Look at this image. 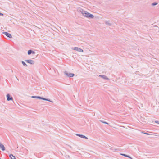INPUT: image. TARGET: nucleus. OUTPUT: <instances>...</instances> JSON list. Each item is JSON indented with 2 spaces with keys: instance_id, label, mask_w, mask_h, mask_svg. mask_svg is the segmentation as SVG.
<instances>
[{
  "instance_id": "obj_1",
  "label": "nucleus",
  "mask_w": 159,
  "mask_h": 159,
  "mask_svg": "<svg viewBox=\"0 0 159 159\" xmlns=\"http://www.w3.org/2000/svg\"><path fill=\"white\" fill-rule=\"evenodd\" d=\"M84 16L87 18H92L94 17V16L93 14L89 13L87 11L86 12H85V13H84Z\"/></svg>"
},
{
  "instance_id": "obj_2",
  "label": "nucleus",
  "mask_w": 159,
  "mask_h": 159,
  "mask_svg": "<svg viewBox=\"0 0 159 159\" xmlns=\"http://www.w3.org/2000/svg\"><path fill=\"white\" fill-rule=\"evenodd\" d=\"M64 74L65 75H66L67 76L72 77H73L74 76L75 74L74 73H68L67 71H66L64 72Z\"/></svg>"
},
{
  "instance_id": "obj_3",
  "label": "nucleus",
  "mask_w": 159,
  "mask_h": 159,
  "mask_svg": "<svg viewBox=\"0 0 159 159\" xmlns=\"http://www.w3.org/2000/svg\"><path fill=\"white\" fill-rule=\"evenodd\" d=\"M73 48L74 50L77 51L79 52H83V50L82 49L77 47H75Z\"/></svg>"
},
{
  "instance_id": "obj_4",
  "label": "nucleus",
  "mask_w": 159,
  "mask_h": 159,
  "mask_svg": "<svg viewBox=\"0 0 159 159\" xmlns=\"http://www.w3.org/2000/svg\"><path fill=\"white\" fill-rule=\"evenodd\" d=\"M76 135L77 136H78L79 137H80V138H84V139H88V138L87 137H86L85 136H84V135H82V134H76Z\"/></svg>"
},
{
  "instance_id": "obj_5",
  "label": "nucleus",
  "mask_w": 159,
  "mask_h": 159,
  "mask_svg": "<svg viewBox=\"0 0 159 159\" xmlns=\"http://www.w3.org/2000/svg\"><path fill=\"white\" fill-rule=\"evenodd\" d=\"M3 34L5 35L6 36H7V37L10 38H12V36L11 34L10 33H8L7 32H5L3 33Z\"/></svg>"
},
{
  "instance_id": "obj_6",
  "label": "nucleus",
  "mask_w": 159,
  "mask_h": 159,
  "mask_svg": "<svg viewBox=\"0 0 159 159\" xmlns=\"http://www.w3.org/2000/svg\"><path fill=\"white\" fill-rule=\"evenodd\" d=\"M99 76L100 77H101L103 79H105V80H109V78H108L105 75H99Z\"/></svg>"
},
{
  "instance_id": "obj_7",
  "label": "nucleus",
  "mask_w": 159,
  "mask_h": 159,
  "mask_svg": "<svg viewBox=\"0 0 159 159\" xmlns=\"http://www.w3.org/2000/svg\"><path fill=\"white\" fill-rule=\"evenodd\" d=\"M0 148L3 151H4L5 149V147L4 145L0 143Z\"/></svg>"
},
{
  "instance_id": "obj_8",
  "label": "nucleus",
  "mask_w": 159,
  "mask_h": 159,
  "mask_svg": "<svg viewBox=\"0 0 159 159\" xmlns=\"http://www.w3.org/2000/svg\"><path fill=\"white\" fill-rule=\"evenodd\" d=\"M7 100L8 101L12 100H13L12 97H10V95L9 94H7Z\"/></svg>"
},
{
  "instance_id": "obj_9",
  "label": "nucleus",
  "mask_w": 159,
  "mask_h": 159,
  "mask_svg": "<svg viewBox=\"0 0 159 159\" xmlns=\"http://www.w3.org/2000/svg\"><path fill=\"white\" fill-rule=\"evenodd\" d=\"M79 10L80 12H81V13L84 16V13H85V12H86V11H84L83 9L81 8H80L79 9Z\"/></svg>"
},
{
  "instance_id": "obj_10",
  "label": "nucleus",
  "mask_w": 159,
  "mask_h": 159,
  "mask_svg": "<svg viewBox=\"0 0 159 159\" xmlns=\"http://www.w3.org/2000/svg\"><path fill=\"white\" fill-rule=\"evenodd\" d=\"M40 99L43 100L48 101L50 102H52V101H50V100L49 99H48L44 98L43 97H40Z\"/></svg>"
},
{
  "instance_id": "obj_11",
  "label": "nucleus",
  "mask_w": 159,
  "mask_h": 159,
  "mask_svg": "<svg viewBox=\"0 0 159 159\" xmlns=\"http://www.w3.org/2000/svg\"><path fill=\"white\" fill-rule=\"evenodd\" d=\"M105 23L107 25L109 26H111L112 25L111 23L109 22V21H105Z\"/></svg>"
},
{
  "instance_id": "obj_12",
  "label": "nucleus",
  "mask_w": 159,
  "mask_h": 159,
  "mask_svg": "<svg viewBox=\"0 0 159 159\" xmlns=\"http://www.w3.org/2000/svg\"><path fill=\"white\" fill-rule=\"evenodd\" d=\"M31 53L34 54V52L32 51L31 50H29L28 51V54L29 55Z\"/></svg>"
},
{
  "instance_id": "obj_13",
  "label": "nucleus",
  "mask_w": 159,
  "mask_h": 159,
  "mask_svg": "<svg viewBox=\"0 0 159 159\" xmlns=\"http://www.w3.org/2000/svg\"><path fill=\"white\" fill-rule=\"evenodd\" d=\"M9 157L11 159H16L15 156H14L12 154H10Z\"/></svg>"
},
{
  "instance_id": "obj_14",
  "label": "nucleus",
  "mask_w": 159,
  "mask_h": 159,
  "mask_svg": "<svg viewBox=\"0 0 159 159\" xmlns=\"http://www.w3.org/2000/svg\"><path fill=\"white\" fill-rule=\"evenodd\" d=\"M26 61L31 64H33L34 63L33 61L32 60H27Z\"/></svg>"
},
{
  "instance_id": "obj_15",
  "label": "nucleus",
  "mask_w": 159,
  "mask_h": 159,
  "mask_svg": "<svg viewBox=\"0 0 159 159\" xmlns=\"http://www.w3.org/2000/svg\"><path fill=\"white\" fill-rule=\"evenodd\" d=\"M120 155L123 156H124V157H128V155H126V154H120Z\"/></svg>"
},
{
  "instance_id": "obj_16",
  "label": "nucleus",
  "mask_w": 159,
  "mask_h": 159,
  "mask_svg": "<svg viewBox=\"0 0 159 159\" xmlns=\"http://www.w3.org/2000/svg\"><path fill=\"white\" fill-rule=\"evenodd\" d=\"M32 98H40V97L39 96H32Z\"/></svg>"
},
{
  "instance_id": "obj_17",
  "label": "nucleus",
  "mask_w": 159,
  "mask_h": 159,
  "mask_svg": "<svg viewBox=\"0 0 159 159\" xmlns=\"http://www.w3.org/2000/svg\"><path fill=\"white\" fill-rule=\"evenodd\" d=\"M157 4L158 3L157 2H154L152 4V5L153 6H154L157 5Z\"/></svg>"
},
{
  "instance_id": "obj_18",
  "label": "nucleus",
  "mask_w": 159,
  "mask_h": 159,
  "mask_svg": "<svg viewBox=\"0 0 159 159\" xmlns=\"http://www.w3.org/2000/svg\"><path fill=\"white\" fill-rule=\"evenodd\" d=\"M22 63L23 64V65H24L25 66H27V65L24 62L22 61Z\"/></svg>"
},
{
  "instance_id": "obj_19",
  "label": "nucleus",
  "mask_w": 159,
  "mask_h": 159,
  "mask_svg": "<svg viewBox=\"0 0 159 159\" xmlns=\"http://www.w3.org/2000/svg\"><path fill=\"white\" fill-rule=\"evenodd\" d=\"M127 157L130 158V159H133L130 156H129V155H128V157Z\"/></svg>"
},
{
  "instance_id": "obj_20",
  "label": "nucleus",
  "mask_w": 159,
  "mask_h": 159,
  "mask_svg": "<svg viewBox=\"0 0 159 159\" xmlns=\"http://www.w3.org/2000/svg\"><path fill=\"white\" fill-rule=\"evenodd\" d=\"M155 122L157 123V124H159V121H155Z\"/></svg>"
},
{
  "instance_id": "obj_21",
  "label": "nucleus",
  "mask_w": 159,
  "mask_h": 159,
  "mask_svg": "<svg viewBox=\"0 0 159 159\" xmlns=\"http://www.w3.org/2000/svg\"><path fill=\"white\" fill-rule=\"evenodd\" d=\"M100 121L101 122L103 123H104V122H105V121H103L102 120H100Z\"/></svg>"
},
{
  "instance_id": "obj_22",
  "label": "nucleus",
  "mask_w": 159,
  "mask_h": 159,
  "mask_svg": "<svg viewBox=\"0 0 159 159\" xmlns=\"http://www.w3.org/2000/svg\"><path fill=\"white\" fill-rule=\"evenodd\" d=\"M3 14L2 13L0 12V16H3Z\"/></svg>"
},
{
  "instance_id": "obj_23",
  "label": "nucleus",
  "mask_w": 159,
  "mask_h": 159,
  "mask_svg": "<svg viewBox=\"0 0 159 159\" xmlns=\"http://www.w3.org/2000/svg\"><path fill=\"white\" fill-rule=\"evenodd\" d=\"M104 124H107L108 125V123H107V122H104Z\"/></svg>"
},
{
  "instance_id": "obj_24",
  "label": "nucleus",
  "mask_w": 159,
  "mask_h": 159,
  "mask_svg": "<svg viewBox=\"0 0 159 159\" xmlns=\"http://www.w3.org/2000/svg\"><path fill=\"white\" fill-rule=\"evenodd\" d=\"M144 133V134H145L147 135H149V134L148 133Z\"/></svg>"
},
{
  "instance_id": "obj_25",
  "label": "nucleus",
  "mask_w": 159,
  "mask_h": 159,
  "mask_svg": "<svg viewBox=\"0 0 159 159\" xmlns=\"http://www.w3.org/2000/svg\"><path fill=\"white\" fill-rule=\"evenodd\" d=\"M154 27H156V28H158V27L157 26H155Z\"/></svg>"
}]
</instances>
